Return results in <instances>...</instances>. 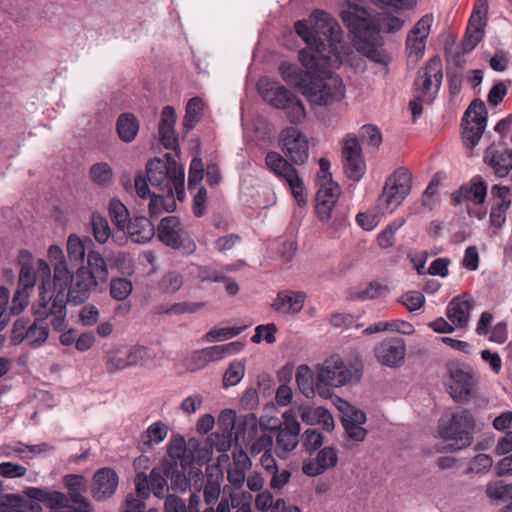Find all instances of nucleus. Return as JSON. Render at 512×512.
I'll return each mask as SVG.
<instances>
[{"label": "nucleus", "instance_id": "nucleus-40", "mask_svg": "<svg viewBox=\"0 0 512 512\" xmlns=\"http://www.w3.org/2000/svg\"><path fill=\"white\" fill-rule=\"evenodd\" d=\"M86 271L91 273L98 283L105 282L108 278V269L104 258L96 251H89L87 255Z\"/></svg>", "mask_w": 512, "mask_h": 512}, {"label": "nucleus", "instance_id": "nucleus-34", "mask_svg": "<svg viewBox=\"0 0 512 512\" xmlns=\"http://www.w3.org/2000/svg\"><path fill=\"white\" fill-rule=\"evenodd\" d=\"M24 493L28 498L42 502L51 509L71 508L68 497L62 492H49L37 487H28Z\"/></svg>", "mask_w": 512, "mask_h": 512}, {"label": "nucleus", "instance_id": "nucleus-57", "mask_svg": "<svg viewBox=\"0 0 512 512\" xmlns=\"http://www.w3.org/2000/svg\"><path fill=\"white\" fill-rule=\"evenodd\" d=\"M74 274H71L67 268V264L65 261H60V263H54V290L57 292L58 290L63 289L66 290L67 285L70 282V277H73Z\"/></svg>", "mask_w": 512, "mask_h": 512}, {"label": "nucleus", "instance_id": "nucleus-12", "mask_svg": "<svg viewBox=\"0 0 512 512\" xmlns=\"http://www.w3.org/2000/svg\"><path fill=\"white\" fill-rule=\"evenodd\" d=\"M317 53L313 54L310 50H300L298 54L299 61L306 70L300 69L297 65L289 62H282L279 65V73L282 79L290 85H294L303 92L312 75L316 73V66L321 61L316 58Z\"/></svg>", "mask_w": 512, "mask_h": 512}, {"label": "nucleus", "instance_id": "nucleus-50", "mask_svg": "<svg viewBox=\"0 0 512 512\" xmlns=\"http://www.w3.org/2000/svg\"><path fill=\"white\" fill-rule=\"evenodd\" d=\"M338 408L342 413V425L344 423L349 424V422L354 424H364L366 422V414L347 401L340 400Z\"/></svg>", "mask_w": 512, "mask_h": 512}, {"label": "nucleus", "instance_id": "nucleus-29", "mask_svg": "<svg viewBox=\"0 0 512 512\" xmlns=\"http://www.w3.org/2000/svg\"><path fill=\"white\" fill-rule=\"evenodd\" d=\"M93 480L92 494L98 501L111 497L118 486V476L111 468L99 469Z\"/></svg>", "mask_w": 512, "mask_h": 512}, {"label": "nucleus", "instance_id": "nucleus-25", "mask_svg": "<svg viewBox=\"0 0 512 512\" xmlns=\"http://www.w3.org/2000/svg\"><path fill=\"white\" fill-rule=\"evenodd\" d=\"M341 190L336 182L321 184L316 193V215L321 222L332 218V211L337 206Z\"/></svg>", "mask_w": 512, "mask_h": 512}, {"label": "nucleus", "instance_id": "nucleus-18", "mask_svg": "<svg viewBox=\"0 0 512 512\" xmlns=\"http://www.w3.org/2000/svg\"><path fill=\"white\" fill-rule=\"evenodd\" d=\"M157 237L166 246L173 249L185 247L188 241V248L194 250L195 243L186 237L183 224L176 216L164 217L157 227Z\"/></svg>", "mask_w": 512, "mask_h": 512}, {"label": "nucleus", "instance_id": "nucleus-10", "mask_svg": "<svg viewBox=\"0 0 512 512\" xmlns=\"http://www.w3.org/2000/svg\"><path fill=\"white\" fill-rule=\"evenodd\" d=\"M153 358L152 351L140 345L108 350L104 356L105 367L109 374H114L128 367L144 365Z\"/></svg>", "mask_w": 512, "mask_h": 512}, {"label": "nucleus", "instance_id": "nucleus-36", "mask_svg": "<svg viewBox=\"0 0 512 512\" xmlns=\"http://www.w3.org/2000/svg\"><path fill=\"white\" fill-rule=\"evenodd\" d=\"M389 292L387 285L372 281L365 286L352 287L348 290V299L352 301L375 300Z\"/></svg>", "mask_w": 512, "mask_h": 512}, {"label": "nucleus", "instance_id": "nucleus-30", "mask_svg": "<svg viewBox=\"0 0 512 512\" xmlns=\"http://www.w3.org/2000/svg\"><path fill=\"white\" fill-rule=\"evenodd\" d=\"M176 113L172 106H165L161 112L158 127L159 138L167 149H175L178 145V136L175 131Z\"/></svg>", "mask_w": 512, "mask_h": 512}, {"label": "nucleus", "instance_id": "nucleus-43", "mask_svg": "<svg viewBox=\"0 0 512 512\" xmlns=\"http://www.w3.org/2000/svg\"><path fill=\"white\" fill-rule=\"evenodd\" d=\"M168 455L174 460V463L179 460L182 469L185 468L186 464L190 463L188 456L186 455V442L182 436H173L167 447Z\"/></svg>", "mask_w": 512, "mask_h": 512}, {"label": "nucleus", "instance_id": "nucleus-20", "mask_svg": "<svg viewBox=\"0 0 512 512\" xmlns=\"http://www.w3.org/2000/svg\"><path fill=\"white\" fill-rule=\"evenodd\" d=\"M69 284L68 291H65L66 303L80 305L89 298L92 289L99 283L93 279L91 273L86 271V267L82 266L78 268L73 277H70Z\"/></svg>", "mask_w": 512, "mask_h": 512}, {"label": "nucleus", "instance_id": "nucleus-22", "mask_svg": "<svg viewBox=\"0 0 512 512\" xmlns=\"http://www.w3.org/2000/svg\"><path fill=\"white\" fill-rule=\"evenodd\" d=\"M309 22L316 33L323 34L329 39L327 45H333L338 51L342 40V29L335 18L323 10H314L309 17Z\"/></svg>", "mask_w": 512, "mask_h": 512}, {"label": "nucleus", "instance_id": "nucleus-47", "mask_svg": "<svg viewBox=\"0 0 512 512\" xmlns=\"http://www.w3.org/2000/svg\"><path fill=\"white\" fill-rule=\"evenodd\" d=\"M167 477L164 474V471L162 472L159 468H153L149 475V483H150V489L153 492L154 496L163 499L167 495L166 492L168 491V484H167Z\"/></svg>", "mask_w": 512, "mask_h": 512}, {"label": "nucleus", "instance_id": "nucleus-14", "mask_svg": "<svg viewBox=\"0 0 512 512\" xmlns=\"http://www.w3.org/2000/svg\"><path fill=\"white\" fill-rule=\"evenodd\" d=\"M295 32L304 40L307 47L303 50H310L313 54L317 53L316 58H319L325 64L337 65L342 63V57L333 45H326L322 42L313 27H309L306 20H298L294 24Z\"/></svg>", "mask_w": 512, "mask_h": 512}, {"label": "nucleus", "instance_id": "nucleus-59", "mask_svg": "<svg viewBox=\"0 0 512 512\" xmlns=\"http://www.w3.org/2000/svg\"><path fill=\"white\" fill-rule=\"evenodd\" d=\"M360 140L363 144H366L373 148H378L382 143V136L376 126L366 124L363 125L359 133Z\"/></svg>", "mask_w": 512, "mask_h": 512}, {"label": "nucleus", "instance_id": "nucleus-13", "mask_svg": "<svg viewBox=\"0 0 512 512\" xmlns=\"http://www.w3.org/2000/svg\"><path fill=\"white\" fill-rule=\"evenodd\" d=\"M267 168L290 187L294 198L299 204L305 203V188L297 170L279 153L271 151L265 157Z\"/></svg>", "mask_w": 512, "mask_h": 512}, {"label": "nucleus", "instance_id": "nucleus-42", "mask_svg": "<svg viewBox=\"0 0 512 512\" xmlns=\"http://www.w3.org/2000/svg\"><path fill=\"white\" fill-rule=\"evenodd\" d=\"M202 110L203 102L199 97L191 98L188 101L183 119V126L185 130L190 131L195 127L201 119Z\"/></svg>", "mask_w": 512, "mask_h": 512}, {"label": "nucleus", "instance_id": "nucleus-32", "mask_svg": "<svg viewBox=\"0 0 512 512\" xmlns=\"http://www.w3.org/2000/svg\"><path fill=\"white\" fill-rule=\"evenodd\" d=\"M219 422L225 425V430H229L230 434H232V430H235L234 436L236 441L240 439V426H243L244 430L248 429V437H252L258 429L257 418L254 414L246 415L243 422L240 423L236 421L235 412L230 409L221 412Z\"/></svg>", "mask_w": 512, "mask_h": 512}, {"label": "nucleus", "instance_id": "nucleus-41", "mask_svg": "<svg viewBox=\"0 0 512 512\" xmlns=\"http://www.w3.org/2000/svg\"><path fill=\"white\" fill-rule=\"evenodd\" d=\"M109 216L112 223L120 231H125V227L128 225L129 211L126 206L118 199H111L109 203Z\"/></svg>", "mask_w": 512, "mask_h": 512}, {"label": "nucleus", "instance_id": "nucleus-3", "mask_svg": "<svg viewBox=\"0 0 512 512\" xmlns=\"http://www.w3.org/2000/svg\"><path fill=\"white\" fill-rule=\"evenodd\" d=\"M140 174L143 176L142 173ZM144 177L152 187L167 195L170 201L167 209L176 207L174 194L179 201L184 200V168L175 160L160 158L149 160Z\"/></svg>", "mask_w": 512, "mask_h": 512}, {"label": "nucleus", "instance_id": "nucleus-55", "mask_svg": "<svg viewBox=\"0 0 512 512\" xmlns=\"http://www.w3.org/2000/svg\"><path fill=\"white\" fill-rule=\"evenodd\" d=\"M328 225L331 233L348 226V208L343 205H337L332 211V218L328 222H322Z\"/></svg>", "mask_w": 512, "mask_h": 512}, {"label": "nucleus", "instance_id": "nucleus-8", "mask_svg": "<svg viewBox=\"0 0 512 512\" xmlns=\"http://www.w3.org/2000/svg\"><path fill=\"white\" fill-rule=\"evenodd\" d=\"M412 187V175L403 167L396 169L386 178L382 193L379 196V205L388 212L398 208L409 195Z\"/></svg>", "mask_w": 512, "mask_h": 512}, {"label": "nucleus", "instance_id": "nucleus-21", "mask_svg": "<svg viewBox=\"0 0 512 512\" xmlns=\"http://www.w3.org/2000/svg\"><path fill=\"white\" fill-rule=\"evenodd\" d=\"M378 362L396 368L404 363L406 345L402 338H391L380 342L374 349Z\"/></svg>", "mask_w": 512, "mask_h": 512}, {"label": "nucleus", "instance_id": "nucleus-37", "mask_svg": "<svg viewBox=\"0 0 512 512\" xmlns=\"http://www.w3.org/2000/svg\"><path fill=\"white\" fill-rule=\"evenodd\" d=\"M139 121L132 113L120 114L116 121V131L119 138L125 142H132L139 132Z\"/></svg>", "mask_w": 512, "mask_h": 512}, {"label": "nucleus", "instance_id": "nucleus-58", "mask_svg": "<svg viewBox=\"0 0 512 512\" xmlns=\"http://www.w3.org/2000/svg\"><path fill=\"white\" fill-rule=\"evenodd\" d=\"M276 333L277 326L275 323L258 325L255 328V334L252 336L251 341L257 344L261 341H266L268 344H273L276 342Z\"/></svg>", "mask_w": 512, "mask_h": 512}, {"label": "nucleus", "instance_id": "nucleus-9", "mask_svg": "<svg viewBox=\"0 0 512 512\" xmlns=\"http://www.w3.org/2000/svg\"><path fill=\"white\" fill-rule=\"evenodd\" d=\"M442 81V62L437 57L432 58L417 71L413 83L415 97L427 101V104L432 103L437 97Z\"/></svg>", "mask_w": 512, "mask_h": 512}, {"label": "nucleus", "instance_id": "nucleus-27", "mask_svg": "<svg viewBox=\"0 0 512 512\" xmlns=\"http://www.w3.org/2000/svg\"><path fill=\"white\" fill-rule=\"evenodd\" d=\"M134 187L136 190L137 195L140 198L146 199L150 198L149 204H148V210L151 217H157L159 216L162 211L171 212L175 208L169 207L170 201L166 194L159 192L158 194L156 192L151 193L149 190V186L147 184L146 178L142 176L141 174H138L135 178Z\"/></svg>", "mask_w": 512, "mask_h": 512}, {"label": "nucleus", "instance_id": "nucleus-31", "mask_svg": "<svg viewBox=\"0 0 512 512\" xmlns=\"http://www.w3.org/2000/svg\"><path fill=\"white\" fill-rule=\"evenodd\" d=\"M305 299L306 294L304 292L283 290L277 294L271 306L279 313L297 314L302 310Z\"/></svg>", "mask_w": 512, "mask_h": 512}, {"label": "nucleus", "instance_id": "nucleus-44", "mask_svg": "<svg viewBox=\"0 0 512 512\" xmlns=\"http://www.w3.org/2000/svg\"><path fill=\"white\" fill-rule=\"evenodd\" d=\"M164 474L170 479L171 489L179 492H185L189 487V481L183 471H179L177 463H167L164 466Z\"/></svg>", "mask_w": 512, "mask_h": 512}, {"label": "nucleus", "instance_id": "nucleus-7", "mask_svg": "<svg viewBox=\"0 0 512 512\" xmlns=\"http://www.w3.org/2000/svg\"><path fill=\"white\" fill-rule=\"evenodd\" d=\"M446 387L449 395L457 402L467 401L475 392L478 374L467 364L452 362L447 365Z\"/></svg>", "mask_w": 512, "mask_h": 512}, {"label": "nucleus", "instance_id": "nucleus-24", "mask_svg": "<svg viewBox=\"0 0 512 512\" xmlns=\"http://www.w3.org/2000/svg\"><path fill=\"white\" fill-rule=\"evenodd\" d=\"M240 346L239 342H231L194 351L189 360V368L191 370L203 369L209 363L220 361L225 355L234 353Z\"/></svg>", "mask_w": 512, "mask_h": 512}, {"label": "nucleus", "instance_id": "nucleus-26", "mask_svg": "<svg viewBox=\"0 0 512 512\" xmlns=\"http://www.w3.org/2000/svg\"><path fill=\"white\" fill-rule=\"evenodd\" d=\"M483 161L497 178H505L512 170V149L492 145L485 150Z\"/></svg>", "mask_w": 512, "mask_h": 512}, {"label": "nucleus", "instance_id": "nucleus-54", "mask_svg": "<svg viewBox=\"0 0 512 512\" xmlns=\"http://www.w3.org/2000/svg\"><path fill=\"white\" fill-rule=\"evenodd\" d=\"M49 335V328L46 324L37 321L31 322L27 332L26 341L33 346L43 344Z\"/></svg>", "mask_w": 512, "mask_h": 512}, {"label": "nucleus", "instance_id": "nucleus-33", "mask_svg": "<svg viewBox=\"0 0 512 512\" xmlns=\"http://www.w3.org/2000/svg\"><path fill=\"white\" fill-rule=\"evenodd\" d=\"M123 232L128 235L131 241L144 244L153 238L155 228L148 218L139 216L130 219Z\"/></svg>", "mask_w": 512, "mask_h": 512}, {"label": "nucleus", "instance_id": "nucleus-62", "mask_svg": "<svg viewBox=\"0 0 512 512\" xmlns=\"http://www.w3.org/2000/svg\"><path fill=\"white\" fill-rule=\"evenodd\" d=\"M207 190L201 186L197 189V192L193 196L192 201V212L195 217L200 218L207 212Z\"/></svg>", "mask_w": 512, "mask_h": 512}, {"label": "nucleus", "instance_id": "nucleus-1", "mask_svg": "<svg viewBox=\"0 0 512 512\" xmlns=\"http://www.w3.org/2000/svg\"><path fill=\"white\" fill-rule=\"evenodd\" d=\"M340 18L356 39L355 45L359 53L378 64L387 65L390 62L389 55L380 48V31H399L404 24L402 19L392 14L373 12L351 2L343 5Z\"/></svg>", "mask_w": 512, "mask_h": 512}, {"label": "nucleus", "instance_id": "nucleus-51", "mask_svg": "<svg viewBox=\"0 0 512 512\" xmlns=\"http://www.w3.org/2000/svg\"><path fill=\"white\" fill-rule=\"evenodd\" d=\"M245 375V364L243 361H232L223 376V386L230 387L237 385Z\"/></svg>", "mask_w": 512, "mask_h": 512}, {"label": "nucleus", "instance_id": "nucleus-11", "mask_svg": "<svg viewBox=\"0 0 512 512\" xmlns=\"http://www.w3.org/2000/svg\"><path fill=\"white\" fill-rule=\"evenodd\" d=\"M487 124V111L483 101L473 100L466 109L462 121V142L473 149L481 139Z\"/></svg>", "mask_w": 512, "mask_h": 512}, {"label": "nucleus", "instance_id": "nucleus-5", "mask_svg": "<svg viewBox=\"0 0 512 512\" xmlns=\"http://www.w3.org/2000/svg\"><path fill=\"white\" fill-rule=\"evenodd\" d=\"M474 418L467 409H460L444 414L438 424L439 436L450 441L447 447L437 448L438 451H458L470 446L473 442Z\"/></svg>", "mask_w": 512, "mask_h": 512}, {"label": "nucleus", "instance_id": "nucleus-19", "mask_svg": "<svg viewBox=\"0 0 512 512\" xmlns=\"http://www.w3.org/2000/svg\"><path fill=\"white\" fill-rule=\"evenodd\" d=\"M433 21L432 14H425L409 32L406 39V51L411 61L417 62L422 58Z\"/></svg>", "mask_w": 512, "mask_h": 512}, {"label": "nucleus", "instance_id": "nucleus-53", "mask_svg": "<svg viewBox=\"0 0 512 512\" xmlns=\"http://www.w3.org/2000/svg\"><path fill=\"white\" fill-rule=\"evenodd\" d=\"M132 282L127 278H114L110 282V295L117 301H124L131 294Z\"/></svg>", "mask_w": 512, "mask_h": 512}, {"label": "nucleus", "instance_id": "nucleus-46", "mask_svg": "<svg viewBox=\"0 0 512 512\" xmlns=\"http://www.w3.org/2000/svg\"><path fill=\"white\" fill-rule=\"evenodd\" d=\"M91 225L96 241L101 244L106 243L111 236V229L107 219L99 213H93Z\"/></svg>", "mask_w": 512, "mask_h": 512}, {"label": "nucleus", "instance_id": "nucleus-2", "mask_svg": "<svg viewBox=\"0 0 512 512\" xmlns=\"http://www.w3.org/2000/svg\"><path fill=\"white\" fill-rule=\"evenodd\" d=\"M35 273L40 282L39 299L33 305L37 320L51 318L54 329L63 331L66 328V294L63 289L57 292L51 291V268L45 260L39 259L37 261V272Z\"/></svg>", "mask_w": 512, "mask_h": 512}, {"label": "nucleus", "instance_id": "nucleus-17", "mask_svg": "<svg viewBox=\"0 0 512 512\" xmlns=\"http://www.w3.org/2000/svg\"><path fill=\"white\" fill-rule=\"evenodd\" d=\"M343 168L348 178L359 181L365 174L366 164L362 156L359 140L347 135L343 140L342 148Z\"/></svg>", "mask_w": 512, "mask_h": 512}, {"label": "nucleus", "instance_id": "nucleus-64", "mask_svg": "<svg viewBox=\"0 0 512 512\" xmlns=\"http://www.w3.org/2000/svg\"><path fill=\"white\" fill-rule=\"evenodd\" d=\"M301 441L307 451L314 452L321 447L323 437L317 430L308 429L302 434Z\"/></svg>", "mask_w": 512, "mask_h": 512}, {"label": "nucleus", "instance_id": "nucleus-38", "mask_svg": "<svg viewBox=\"0 0 512 512\" xmlns=\"http://www.w3.org/2000/svg\"><path fill=\"white\" fill-rule=\"evenodd\" d=\"M263 99L276 109H283L294 98L290 90L283 85H275L261 91Z\"/></svg>", "mask_w": 512, "mask_h": 512}, {"label": "nucleus", "instance_id": "nucleus-6", "mask_svg": "<svg viewBox=\"0 0 512 512\" xmlns=\"http://www.w3.org/2000/svg\"><path fill=\"white\" fill-rule=\"evenodd\" d=\"M361 370L354 365L347 366L339 356H332L318 367L316 390L320 396H331V387H341L353 380L359 381Z\"/></svg>", "mask_w": 512, "mask_h": 512}, {"label": "nucleus", "instance_id": "nucleus-56", "mask_svg": "<svg viewBox=\"0 0 512 512\" xmlns=\"http://www.w3.org/2000/svg\"><path fill=\"white\" fill-rule=\"evenodd\" d=\"M484 24L475 25L468 22L465 39L463 41V50L466 52L472 51L484 36Z\"/></svg>", "mask_w": 512, "mask_h": 512}, {"label": "nucleus", "instance_id": "nucleus-48", "mask_svg": "<svg viewBox=\"0 0 512 512\" xmlns=\"http://www.w3.org/2000/svg\"><path fill=\"white\" fill-rule=\"evenodd\" d=\"M282 110L285 111L286 117L290 123L294 125L301 124L306 118L304 104L296 95Z\"/></svg>", "mask_w": 512, "mask_h": 512}, {"label": "nucleus", "instance_id": "nucleus-23", "mask_svg": "<svg viewBox=\"0 0 512 512\" xmlns=\"http://www.w3.org/2000/svg\"><path fill=\"white\" fill-rule=\"evenodd\" d=\"M487 196V184L480 175L474 176L467 184L462 185L451 194V203L454 206L462 203L481 205Z\"/></svg>", "mask_w": 512, "mask_h": 512}, {"label": "nucleus", "instance_id": "nucleus-28", "mask_svg": "<svg viewBox=\"0 0 512 512\" xmlns=\"http://www.w3.org/2000/svg\"><path fill=\"white\" fill-rule=\"evenodd\" d=\"M337 463V449L335 447L327 446L320 449L314 459L303 463L302 472L309 477H315L334 468Z\"/></svg>", "mask_w": 512, "mask_h": 512}, {"label": "nucleus", "instance_id": "nucleus-52", "mask_svg": "<svg viewBox=\"0 0 512 512\" xmlns=\"http://www.w3.org/2000/svg\"><path fill=\"white\" fill-rule=\"evenodd\" d=\"M183 276L176 271L165 273L159 281V288L163 293L174 294L183 286Z\"/></svg>", "mask_w": 512, "mask_h": 512}, {"label": "nucleus", "instance_id": "nucleus-60", "mask_svg": "<svg viewBox=\"0 0 512 512\" xmlns=\"http://www.w3.org/2000/svg\"><path fill=\"white\" fill-rule=\"evenodd\" d=\"M31 320L29 318H18L14 323L11 331V342L14 345H19L26 340L27 332Z\"/></svg>", "mask_w": 512, "mask_h": 512}, {"label": "nucleus", "instance_id": "nucleus-49", "mask_svg": "<svg viewBox=\"0 0 512 512\" xmlns=\"http://www.w3.org/2000/svg\"><path fill=\"white\" fill-rule=\"evenodd\" d=\"M90 177L94 183L107 186L113 181V170L108 163H96L90 169Z\"/></svg>", "mask_w": 512, "mask_h": 512}, {"label": "nucleus", "instance_id": "nucleus-4", "mask_svg": "<svg viewBox=\"0 0 512 512\" xmlns=\"http://www.w3.org/2000/svg\"><path fill=\"white\" fill-rule=\"evenodd\" d=\"M341 64H324L323 61H319L315 68L316 73L311 76L303 91L309 102L318 106H328L344 98L343 81L332 72V69L340 67Z\"/></svg>", "mask_w": 512, "mask_h": 512}, {"label": "nucleus", "instance_id": "nucleus-15", "mask_svg": "<svg viewBox=\"0 0 512 512\" xmlns=\"http://www.w3.org/2000/svg\"><path fill=\"white\" fill-rule=\"evenodd\" d=\"M282 422L277 427L276 451L279 457L293 451L299 443L301 425L297 420L295 409H289L282 414Z\"/></svg>", "mask_w": 512, "mask_h": 512}, {"label": "nucleus", "instance_id": "nucleus-61", "mask_svg": "<svg viewBox=\"0 0 512 512\" xmlns=\"http://www.w3.org/2000/svg\"><path fill=\"white\" fill-rule=\"evenodd\" d=\"M397 301L406 306L409 311L413 312L423 306L425 297L421 292L409 291L400 296Z\"/></svg>", "mask_w": 512, "mask_h": 512}, {"label": "nucleus", "instance_id": "nucleus-35", "mask_svg": "<svg viewBox=\"0 0 512 512\" xmlns=\"http://www.w3.org/2000/svg\"><path fill=\"white\" fill-rule=\"evenodd\" d=\"M472 309V302L466 296H457L453 298L447 307V317L457 327H464L467 325Z\"/></svg>", "mask_w": 512, "mask_h": 512}, {"label": "nucleus", "instance_id": "nucleus-39", "mask_svg": "<svg viewBox=\"0 0 512 512\" xmlns=\"http://www.w3.org/2000/svg\"><path fill=\"white\" fill-rule=\"evenodd\" d=\"M168 434V426L162 421L152 423L141 435L140 442L145 449H151L160 444Z\"/></svg>", "mask_w": 512, "mask_h": 512}, {"label": "nucleus", "instance_id": "nucleus-16", "mask_svg": "<svg viewBox=\"0 0 512 512\" xmlns=\"http://www.w3.org/2000/svg\"><path fill=\"white\" fill-rule=\"evenodd\" d=\"M280 144L283 153L296 165L304 164L309 157V146L306 136L295 127H287L280 133Z\"/></svg>", "mask_w": 512, "mask_h": 512}, {"label": "nucleus", "instance_id": "nucleus-45", "mask_svg": "<svg viewBox=\"0 0 512 512\" xmlns=\"http://www.w3.org/2000/svg\"><path fill=\"white\" fill-rule=\"evenodd\" d=\"M296 383L306 397H311L317 392L316 385L313 387L311 369L307 365L298 367L295 375Z\"/></svg>", "mask_w": 512, "mask_h": 512}, {"label": "nucleus", "instance_id": "nucleus-63", "mask_svg": "<svg viewBox=\"0 0 512 512\" xmlns=\"http://www.w3.org/2000/svg\"><path fill=\"white\" fill-rule=\"evenodd\" d=\"M272 448L273 437L268 434H262L250 444L249 451L252 456H256L260 453H269L271 452Z\"/></svg>", "mask_w": 512, "mask_h": 512}]
</instances>
